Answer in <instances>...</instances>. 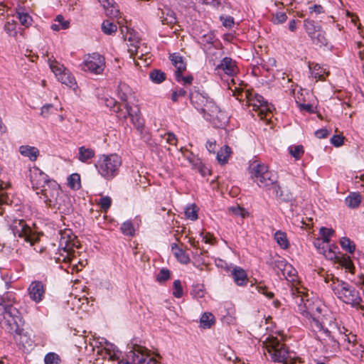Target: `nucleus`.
I'll return each mask as SVG.
<instances>
[{
    "instance_id": "nucleus-25",
    "label": "nucleus",
    "mask_w": 364,
    "mask_h": 364,
    "mask_svg": "<svg viewBox=\"0 0 364 364\" xmlns=\"http://www.w3.org/2000/svg\"><path fill=\"white\" fill-rule=\"evenodd\" d=\"M304 28L308 33L309 36L311 38L315 36V34L319 31L322 28L321 25L316 23L314 20L306 19L304 21Z\"/></svg>"
},
{
    "instance_id": "nucleus-44",
    "label": "nucleus",
    "mask_w": 364,
    "mask_h": 364,
    "mask_svg": "<svg viewBox=\"0 0 364 364\" xmlns=\"http://www.w3.org/2000/svg\"><path fill=\"white\" fill-rule=\"evenodd\" d=\"M150 79L155 83H161L166 79V74L160 70H154L149 73Z\"/></svg>"
},
{
    "instance_id": "nucleus-5",
    "label": "nucleus",
    "mask_w": 364,
    "mask_h": 364,
    "mask_svg": "<svg viewBox=\"0 0 364 364\" xmlns=\"http://www.w3.org/2000/svg\"><path fill=\"white\" fill-rule=\"evenodd\" d=\"M331 289L337 297L343 302L352 306H358L364 309V306L360 304L362 298L358 291L348 282L336 279L333 281Z\"/></svg>"
},
{
    "instance_id": "nucleus-43",
    "label": "nucleus",
    "mask_w": 364,
    "mask_h": 364,
    "mask_svg": "<svg viewBox=\"0 0 364 364\" xmlns=\"http://www.w3.org/2000/svg\"><path fill=\"white\" fill-rule=\"evenodd\" d=\"M296 271L293 267L287 263L285 269L282 270L280 276H283L287 279L294 281L295 279Z\"/></svg>"
},
{
    "instance_id": "nucleus-32",
    "label": "nucleus",
    "mask_w": 364,
    "mask_h": 364,
    "mask_svg": "<svg viewBox=\"0 0 364 364\" xmlns=\"http://www.w3.org/2000/svg\"><path fill=\"white\" fill-rule=\"evenodd\" d=\"M70 26V22L65 21L62 15H58L55 18V23L51 25V28L53 31H58L60 29H67Z\"/></svg>"
},
{
    "instance_id": "nucleus-64",
    "label": "nucleus",
    "mask_w": 364,
    "mask_h": 364,
    "mask_svg": "<svg viewBox=\"0 0 364 364\" xmlns=\"http://www.w3.org/2000/svg\"><path fill=\"white\" fill-rule=\"evenodd\" d=\"M106 105L114 112V109H117L120 103L117 102L114 99L110 98L106 100Z\"/></svg>"
},
{
    "instance_id": "nucleus-37",
    "label": "nucleus",
    "mask_w": 364,
    "mask_h": 364,
    "mask_svg": "<svg viewBox=\"0 0 364 364\" xmlns=\"http://www.w3.org/2000/svg\"><path fill=\"white\" fill-rule=\"evenodd\" d=\"M131 93L129 87L125 83H119L117 89V95L119 99L126 102L128 100V95Z\"/></svg>"
},
{
    "instance_id": "nucleus-12",
    "label": "nucleus",
    "mask_w": 364,
    "mask_h": 364,
    "mask_svg": "<svg viewBox=\"0 0 364 364\" xmlns=\"http://www.w3.org/2000/svg\"><path fill=\"white\" fill-rule=\"evenodd\" d=\"M13 233L15 236L23 238L24 241L30 243L31 245L34 244L33 237L31 235V229L27 225L23 220L14 221L12 225Z\"/></svg>"
},
{
    "instance_id": "nucleus-62",
    "label": "nucleus",
    "mask_w": 364,
    "mask_h": 364,
    "mask_svg": "<svg viewBox=\"0 0 364 364\" xmlns=\"http://www.w3.org/2000/svg\"><path fill=\"white\" fill-rule=\"evenodd\" d=\"M256 289L258 292L266 296L267 297L272 299L274 296V293L269 291L265 286H257Z\"/></svg>"
},
{
    "instance_id": "nucleus-54",
    "label": "nucleus",
    "mask_w": 364,
    "mask_h": 364,
    "mask_svg": "<svg viewBox=\"0 0 364 364\" xmlns=\"http://www.w3.org/2000/svg\"><path fill=\"white\" fill-rule=\"evenodd\" d=\"M57 109L53 107L51 104H47L42 107L41 114L43 117H48L50 114L54 113Z\"/></svg>"
},
{
    "instance_id": "nucleus-58",
    "label": "nucleus",
    "mask_w": 364,
    "mask_h": 364,
    "mask_svg": "<svg viewBox=\"0 0 364 364\" xmlns=\"http://www.w3.org/2000/svg\"><path fill=\"white\" fill-rule=\"evenodd\" d=\"M344 137L340 134L333 135L331 139V143L336 147H339L343 144Z\"/></svg>"
},
{
    "instance_id": "nucleus-13",
    "label": "nucleus",
    "mask_w": 364,
    "mask_h": 364,
    "mask_svg": "<svg viewBox=\"0 0 364 364\" xmlns=\"http://www.w3.org/2000/svg\"><path fill=\"white\" fill-rule=\"evenodd\" d=\"M121 33L124 36V41L129 42V44H127L129 53L131 55L136 54L139 48V40L136 36L134 31L125 26L121 27Z\"/></svg>"
},
{
    "instance_id": "nucleus-7",
    "label": "nucleus",
    "mask_w": 364,
    "mask_h": 364,
    "mask_svg": "<svg viewBox=\"0 0 364 364\" xmlns=\"http://www.w3.org/2000/svg\"><path fill=\"white\" fill-rule=\"evenodd\" d=\"M264 346L274 362L284 363L287 360L289 351L284 343H281L277 338H272Z\"/></svg>"
},
{
    "instance_id": "nucleus-4",
    "label": "nucleus",
    "mask_w": 364,
    "mask_h": 364,
    "mask_svg": "<svg viewBox=\"0 0 364 364\" xmlns=\"http://www.w3.org/2000/svg\"><path fill=\"white\" fill-rule=\"evenodd\" d=\"M0 323L11 335L14 333L21 334L24 321L17 308L9 304L2 306Z\"/></svg>"
},
{
    "instance_id": "nucleus-38",
    "label": "nucleus",
    "mask_w": 364,
    "mask_h": 364,
    "mask_svg": "<svg viewBox=\"0 0 364 364\" xmlns=\"http://www.w3.org/2000/svg\"><path fill=\"white\" fill-rule=\"evenodd\" d=\"M340 244L343 250L352 254L355 250V245L353 241L347 237H341Z\"/></svg>"
},
{
    "instance_id": "nucleus-15",
    "label": "nucleus",
    "mask_w": 364,
    "mask_h": 364,
    "mask_svg": "<svg viewBox=\"0 0 364 364\" xmlns=\"http://www.w3.org/2000/svg\"><path fill=\"white\" fill-rule=\"evenodd\" d=\"M331 329L325 328L323 322L320 321L318 318H313L311 321V326L314 331L323 332L332 341L336 342L334 334L338 329L336 325L330 324Z\"/></svg>"
},
{
    "instance_id": "nucleus-31",
    "label": "nucleus",
    "mask_w": 364,
    "mask_h": 364,
    "mask_svg": "<svg viewBox=\"0 0 364 364\" xmlns=\"http://www.w3.org/2000/svg\"><path fill=\"white\" fill-rule=\"evenodd\" d=\"M109 5L103 6L105 10L106 16L109 18H117L119 15V9H118L117 4L114 0H109Z\"/></svg>"
},
{
    "instance_id": "nucleus-10",
    "label": "nucleus",
    "mask_w": 364,
    "mask_h": 364,
    "mask_svg": "<svg viewBox=\"0 0 364 364\" xmlns=\"http://www.w3.org/2000/svg\"><path fill=\"white\" fill-rule=\"evenodd\" d=\"M247 97L250 105L252 106L254 109L259 112L261 119L266 118L268 114H271V108L262 95L248 94Z\"/></svg>"
},
{
    "instance_id": "nucleus-48",
    "label": "nucleus",
    "mask_w": 364,
    "mask_h": 364,
    "mask_svg": "<svg viewBox=\"0 0 364 364\" xmlns=\"http://www.w3.org/2000/svg\"><path fill=\"white\" fill-rule=\"evenodd\" d=\"M61 361L60 356L55 353H48L45 355L46 364H59Z\"/></svg>"
},
{
    "instance_id": "nucleus-21",
    "label": "nucleus",
    "mask_w": 364,
    "mask_h": 364,
    "mask_svg": "<svg viewBox=\"0 0 364 364\" xmlns=\"http://www.w3.org/2000/svg\"><path fill=\"white\" fill-rule=\"evenodd\" d=\"M267 263L277 272L279 276H280L282 270L285 269V267L287 262L281 257L275 255L271 256Z\"/></svg>"
},
{
    "instance_id": "nucleus-23",
    "label": "nucleus",
    "mask_w": 364,
    "mask_h": 364,
    "mask_svg": "<svg viewBox=\"0 0 364 364\" xmlns=\"http://www.w3.org/2000/svg\"><path fill=\"white\" fill-rule=\"evenodd\" d=\"M19 152L22 156L28 157L31 161H36L39 156V150L35 146L28 145L21 146Z\"/></svg>"
},
{
    "instance_id": "nucleus-14",
    "label": "nucleus",
    "mask_w": 364,
    "mask_h": 364,
    "mask_svg": "<svg viewBox=\"0 0 364 364\" xmlns=\"http://www.w3.org/2000/svg\"><path fill=\"white\" fill-rule=\"evenodd\" d=\"M28 295L31 300L36 303L41 302L46 294V286L41 281H33L28 289Z\"/></svg>"
},
{
    "instance_id": "nucleus-2",
    "label": "nucleus",
    "mask_w": 364,
    "mask_h": 364,
    "mask_svg": "<svg viewBox=\"0 0 364 364\" xmlns=\"http://www.w3.org/2000/svg\"><path fill=\"white\" fill-rule=\"evenodd\" d=\"M42 194L49 207L65 215L72 211L73 205L70 198L60 189L56 181H51L46 189H42Z\"/></svg>"
},
{
    "instance_id": "nucleus-17",
    "label": "nucleus",
    "mask_w": 364,
    "mask_h": 364,
    "mask_svg": "<svg viewBox=\"0 0 364 364\" xmlns=\"http://www.w3.org/2000/svg\"><path fill=\"white\" fill-rule=\"evenodd\" d=\"M133 360V362L136 364H143L146 362V358L144 357V355L149 356V350L146 348L139 346L134 345L133 348L129 353Z\"/></svg>"
},
{
    "instance_id": "nucleus-9",
    "label": "nucleus",
    "mask_w": 364,
    "mask_h": 364,
    "mask_svg": "<svg viewBox=\"0 0 364 364\" xmlns=\"http://www.w3.org/2000/svg\"><path fill=\"white\" fill-rule=\"evenodd\" d=\"M30 181L33 189L40 190L41 193L42 189H46L51 181H55L54 180H50L45 173L36 167L30 170Z\"/></svg>"
},
{
    "instance_id": "nucleus-61",
    "label": "nucleus",
    "mask_w": 364,
    "mask_h": 364,
    "mask_svg": "<svg viewBox=\"0 0 364 364\" xmlns=\"http://www.w3.org/2000/svg\"><path fill=\"white\" fill-rule=\"evenodd\" d=\"M220 20L225 27L230 28L234 25V18L232 16H220Z\"/></svg>"
},
{
    "instance_id": "nucleus-49",
    "label": "nucleus",
    "mask_w": 364,
    "mask_h": 364,
    "mask_svg": "<svg viewBox=\"0 0 364 364\" xmlns=\"http://www.w3.org/2000/svg\"><path fill=\"white\" fill-rule=\"evenodd\" d=\"M17 17L21 25L28 27L31 24L32 18L27 13L18 12Z\"/></svg>"
},
{
    "instance_id": "nucleus-35",
    "label": "nucleus",
    "mask_w": 364,
    "mask_h": 364,
    "mask_svg": "<svg viewBox=\"0 0 364 364\" xmlns=\"http://www.w3.org/2000/svg\"><path fill=\"white\" fill-rule=\"evenodd\" d=\"M361 202V196L358 193H353L346 198V205L351 208H358Z\"/></svg>"
},
{
    "instance_id": "nucleus-33",
    "label": "nucleus",
    "mask_w": 364,
    "mask_h": 364,
    "mask_svg": "<svg viewBox=\"0 0 364 364\" xmlns=\"http://www.w3.org/2000/svg\"><path fill=\"white\" fill-rule=\"evenodd\" d=\"M274 240L284 250L289 248V242L287 237V234L280 230L277 231L274 233Z\"/></svg>"
},
{
    "instance_id": "nucleus-1",
    "label": "nucleus",
    "mask_w": 364,
    "mask_h": 364,
    "mask_svg": "<svg viewBox=\"0 0 364 364\" xmlns=\"http://www.w3.org/2000/svg\"><path fill=\"white\" fill-rule=\"evenodd\" d=\"M251 178L262 188L272 190L277 197L282 196L281 187L278 183L277 176L269 170L267 166L264 164L253 162L250 166Z\"/></svg>"
},
{
    "instance_id": "nucleus-19",
    "label": "nucleus",
    "mask_w": 364,
    "mask_h": 364,
    "mask_svg": "<svg viewBox=\"0 0 364 364\" xmlns=\"http://www.w3.org/2000/svg\"><path fill=\"white\" fill-rule=\"evenodd\" d=\"M189 97L191 104L195 107L196 109L200 112L203 109V107L210 100L207 96L198 91L191 92L190 93Z\"/></svg>"
},
{
    "instance_id": "nucleus-51",
    "label": "nucleus",
    "mask_w": 364,
    "mask_h": 364,
    "mask_svg": "<svg viewBox=\"0 0 364 364\" xmlns=\"http://www.w3.org/2000/svg\"><path fill=\"white\" fill-rule=\"evenodd\" d=\"M171 277V272L168 269L163 268L156 276V281L159 283L168 280Z\"/></svg>"
},
{
    "instance_id": "nucleus-41",
    "label": "nucleus",
    "mask_w": 364,
    "mask_h": 364,
    "mask_svg": "<svg viewBox=\"0 0 364 364\" xmlns=\"http://www.w3.org/2000/svg\"><path fill=\"white\" fill-rule=\"evenodd\" d=\"M336 262L341 265L342 267H345L346 269H348L349 271L352 272L353 269H354V265L353 263L348 256L342 255L341 257H337L336 259Z\"/></svg>"
},
{
    "instance_id": "nucleus-42",
    "label": "nucleus",
    "mask_w": 364,
    "mask_h": 364,
    "mask_svg": "<svg viewBox=\"0 0 364 364\" xmlns=\"http://www.w3.org/2000/svg\"><path fill=\"white\" fill-rule=\"evenodd\" d=\"M101 28L102 32L107 35H112V33H114L117 30V25L109 21V20H105L102 22Z\"/></svg>"
},
{
    "instance_id": "nucleus-3",
    "label": "nucleus",
    "mask_w": 364,
    "mask_h": 364,
    "mask_svg": "<svg viewBox=\"0 0 364 364\" xmlns=\"http://www.w3.org/2000/svg\"><path fill=\"white\" fill-rule=\"evenodd\" d=\"M60 239L58 252L53 257L57 263H71L75 257V247H78V240L70 229L59 232Z\"/></svg>"
},
{
    "instance_id": "nucleus-34",
    "label": "nucleus",
    "mask_w": 364,
    "mask_h": 364,
    "mask_svg": "<svg viewBox=\"0 0 364 364\" xmlns=\"http://www.w3.org/2000/svg\"><path fill=\"white\" fill-rule=\"evenodd\" d=\"M95 151L90 148H85L81 146L79 148V160L82 162H87V160L92 159L95 156Z\"/></svg>"
},
{
    "instance_id": "nucleus-63",
    "label": "nucleus",
    "mask_w": 364,
    "mask_h": 364,
    "mask_svg": "<svg viewBox=\"0 0 364 364\" xmlns=\"http://www.w3.org/2000/svg\"><path fill=\"white\" fill-rule=\"evenodd\" d=\"M287 16L284 12H278L275 14L274 22L275 23H282L287 21Z\"/></svg>"
},
{
    "instance_id": "nucleus-18",
    "label": "nucleus",
    "mask_w": 364,
    "mask_h": 364,
    "mask_svg": "<svg viewBox=\"0 0 364 364\" xmlns=\"http://www.w3.org/2000/svg\"><path fill=\"white\" fill-rule=\"evenodd\" d=\"M216 70H222L230 76H233L237 73L235 61L228 57H225L221 60L220 63L217 65Z\"/></svg>"
},
{
    "instance_id": "nucleus-8",
    "label": "nucleus",
    "mask_w": 364,
    "mask_h": 364,
    "mask_svg": "<svg viewBox=\"0 0 364 364\" xmlns=\"http://www.w3.org/2000/svg\"><path fill=\"white\" fill-rule=\"evenodd\" d=\"M48 64L52 72L62 84L75 89L76 86L75 80L63 65L60 64L55 59H52V58H48Z\"/></svg>"
},
{
    "instance_id": "nucleus-30",
    "label": "nucleus",
    "mask_w": 364,
    "mask_h": 364,
    "mask_svg": "<svg viewBox=\"0 0 364 364\" xmlns=\"http://www.w3.org/2000/svg\"><path fill=\"white\" fill-rule=\"evenodd\" d=\"M171 249L174 251L175 257L181 263L188 264L190 262L189 256L182 249L178 248L177 244H172Z\"/></svg>"
},
{
    "instance_id": "nucleus-47",
    "label": "nucleus",
    "mask_w": 364,
    "mask_h": 364,
    "mask_svg": "<svg viewBox=\"0 0 364 364\" xmlns=\"http://www.w3.org/2000/svg\"><path fill=\"white\" fill-rule=\"evenodd\" d=\"M198 208L195 204L188 206L185 210V215L187 218L196 220L198 218Z\"/></svg>"
},
{
    "instance_id": "nucleus-26",
    "label": "nucleus",
    "mask_w": 364,
    "mask_h": 364,
    "mask_svg": "<svg viewBox=\"0 0 364 364\" xmlns=\"http://www.w3.org/2000/svg\"><path fill=\"white\" fill-rule=\"evenodd\" d=\"M232 275L235 282L239 286L245 284L248 280L247 273L240 267L235 268L232 272Z\"/></svg>"
},
{
    "instance_id": "nucleus-59",
    "label": "nucleus",
    "mask_w": 364,
    "mask_h": 364,
    "mask_svg": "<svg viewBox=\"0 0 364 364\" xmlns=\"http://www.w3.org/2000/svg\"><path fill=\"white\" fill-rule=\"evenodd\" d=\"M191 294L196 298H203L205 295V292L199 285H196L193 287Z\"/></svg>"
},
{
    "instance_id": "nucleus-40",
    "label": "nucleus",
    "mask_w": 364,
    "mask_h": 364,
    "mask_svg": "<svg viewBox=\"0 0 364 364\" xmlns=\"http://www.w3.org/2000/svg\"><path fill=\"white\" fill-rule=\"evenodd\" d=\"M313 43L319 47L327 46L328 40L325 36V33L322 31V28L319 30L314 38H311Z\"/></svg>"
},
{
    "instance_id": "nucleus-6",
    "label": "nucleus",
    "mask_w": 364,
    "mask_h": 364,
    "mask_svg": "<svg viewBox=\"0 0 364 364\" xmlns=\"http://www.w3.org/2000/svg\"><path fill=\"white\" fill-rule=\"evenodd\" d=\"M121 165V157L114 154L102 155L97 161L95 166L102 177L107 180H112L118 174Z\"/></svg>"
},
{
    "instance_id": "nucleus-11",
    "label": "nucleus",
    "mask_w": 364,
    "mask_h": 364,
    "mask_svg": "<svg viewBox=\"0 0 364 364\" xmlns=\"http://www.w3.org/2000/svg\"><path fill=\"white\" fill-rule=\"evenodd\" d=\"M105 68V58L97 53L89 55L84 63V70L95 74L101 73Z\"/></svg>"
},
{
    "instance_id": "nucleus-57",
    "label": "nucleus",
    "mask_w": 364,
    "mask_h": 364,
    "mask_svg": "<svg viewBox=\"0 0 364 364\" xmlns=\"http://www.w3.org/2000/svg\"><path fill=\"white\" fill-rule=\"evenodd\" d=\"M4 29L6 31V33L11 36H15L17 33L16 23L15 22H6V23L4 26Z\"/></svg>"
},
{
    "instance_id": "nucleus-46",
    "label": "nucleus",
    "mask_w": 364,
    "mask_h": 364,
    "mask_svg": "<svg viewBox=\"0 0 364 364\" xmlns=\"http://www.w3.org/2000/svg\"><path fill=\"white\" fill-rule=\"evenodd\" d=\"M338 249V247L334 246L333 248L328 247V244L326 245L325 249L323 251H321L326 258L328 259H336L337 258L336 250Z\"/></svg>"
},
{
    "instance_id": "nucleus-36",
    "label": "nucleus",
    "mask_w": 364,
    "mask_h": 364,
    "mask_svg": "<svg viewBox=\"0 0 364 364\" xmlns=\"http://www.w3.org/2000/svg\"><path fill=\"white\" fill-rule=\"evenodd\" d=\"M231 153V149L225 145L218 152L217 159L221 164H225L228 162V159Z\"/></svg>"
},
{
    "instance_id": "nucleus-24",
    "label": "nucleus",
    "mask_w": 364,
    "mask_h": 364,
    "mask_svg": "<svg viewBox=\"0 0 364 364\" xmlns=\"http://www.w3.org/2000/svg\"><path fill=\"white\" fill-rule=\"evenodd\" d=\"M133 111L132 107L127 103L120 104L117 109H114L117 117L121 120H126L128 117L131 116Z\"/></svg>"
},
{
    "instance_id": "nucleus-55",
    "label": "nucleus",
    "mask_w": 364,
    "mask_h": 364,
    "mask_svg": "<svg viewBox=\"0 0 364 364\" xmlns=\"http://www.w3.org/2000/svg\"><path fill=\"white\" fill-rule=\"evenodd\" d=\"M121 230L123 232V234H124L126 235H133L134 228H133L132 223L129 221L124 222L122 225Z\"/></svg>"
},
{
    "instance_id": "nucleus-22",
    "label": "nucleus",
    "mask_w": 364,
    "mask_h": 364,
    "mask_svg": "<svg viewBox=\"0 0 364 364\" xmlns=\"http://www.w3.org/2000/svg\"><path fill=\"white\" fill-rule=\"evenodd\" d=\"M208 121L217 127H222L228 123V117L225 112L219 108L213 117L208 118Z\"/></svg>"
},
{
    "instance_id": "nucleus-53",
    "label": "nucleus",
    "mask_w": 364,
    "mask_h": 364,
    "mask_svg": "<svg viewBox=\"0 0 364 364\" xmlns=\"http://www.w3.org/2000/svg\"><path fill=\"white\" fill-rule=\"evenodd\" d=\"M319 232L322 237V240L327 244L329 242L330 237L333 234L334 231L331 228H326L322 227L320 228Z\"/></svg>"
},
{
    "instance_id": "nucleus-39",
    "label": "nucleus",
    "mask_w": 364,
    "mask_h": 364,
    "mask_svg": "<svg viewBox=\"0 0 364 364\" xmlns=\"http://www.w3.org/2000/svg\"><path fill=\"white\" fill-rule=\"evenodd\" d=\"M215 323V317L211 313L205 312L200 318V325L203 328H209Z\"/></svg>"
},
{
    "instance_id": "nucleus-16",
    "label": "nucleus",
    "mask_w": 364,
    "mask_h": 364,
    "mask_svg": "<svg viewBox=\"0 0 364 364\" xmlns=\"http://www.w3.org/2000/svg\"><path fill=\"white\" fill-rule=\"evenodd\" d=\"M169 59L176 68L175 72L176 80L180 82L181 75H183V73L186 70V63L184 62L183 57L177 53L171 54Z\"/></svg>"
},
{
    "instance_id": "nucleus-20",
    "label": "nucleus",
    "mask_w": 364,
    "mask_h": 364,
    "mask_svg": "<svg viewBox=\"0 0 364 364\" xmlns=\"http://www.w3.org/2000/svg\"><path fill=\"white\" fill-rule=\"evenodd\" d=\"M158 16L163 24L172 26L176 24L177 22L176 14L170 8L164 7V9H160L158 13Z\"/></svg>"
},
{
    "instance_id": "nucleus-27",
    "label": "nucleus",
    "mask_w": 364,
    "mask_h": 364,
    "mask_svg": "<svg viewBox=\"0 0 364 364\" xmlns=\"http://www.w3.org/2000/svg\"><path fill=\"white\" fill-rule=\"evenodd\" d=\"M220 107L215 105V103L210 100L208 102L203 109L200 111V113L203 114V117L208 120L209 117H213L217 112Z\"/></svg>"
},
{
    "instance_id": "nucleus-28",
    "label": "nucleus",
    "mask_w": 364,
    "mask_h": 364,
    "mask_svg": "<svg viewBox=\"0 0 364 364\" xmlns=\"http://www.w3.org/2000/svg\"><path fill=\"white\" fill-rule=\"evenodd\" d=\"M134 127L139 132H142L144 126V119L141 117L140 111L138 107L134 110L129 117Z\"/></svg>"
},
{
    "instance_id": "nucleus-56",
    "label": "nucleus",
    "mask_w": 364,
    "mask_h": 364,
    "mask_svg": "<svg viewBox=\"0 0 364 364\" xmlns=\"http://www.w3.org/2000/svg\"><path fill=\"white\" fill-rule=\"evenodd\" d=\"M111 204L112 199L109 196L102 197L100 199L99 205H100V208L105 211H107L110 208Z\"/></svg>"
},
{
    "instance_id": "nucleus-50",
    "label": "nucleus",
    "mask_w": 364,
    "mask_h": 364,
    "mask_svg": "<svg viewBox=\"0 0 364 364\" xmlns=\"http://www.w3.org/2000/svg\"><path fill=\"white\" fill-rule=\"evenodd\" d=\"M304 147L302 145L289 147L290 154L296 159H299L304 154Z\"/></svg>"
},
{
    "instance_id": "nucleus-52",
    "label": "nucleus",
    "mask_w": 364,
    "mask_h": 364,
    "mask_svg": "<svg viewBox=\"0 0 364 364\" xmlns=\"http://www.w3.org/2000/svg\"><path fill=\"white\" fill-rule=\"evenodd\" d=\"M174 291L173 295L176 298H181L183 294V291L181 285V282L179 279L175 280L173 284Z\"/></svg>"
},
{
    "instance_id": "nucleus-45",
    "label": "nucleus",
    "mask_w": 364,
    "mask_h": 364,
    "mask_svg": "<svg viewBox=\"0 0 364 364\" xmlns=\"http://www.w3.org/2000/svg\"><path fill=\"white\" fill-rule=\"evenodd\" d=\"M68 185L72 189H78L80 187V177L78 173H73L68 178Z\"/></svg>"
},
{
    "instance_id": "nucleus-60",
    "label": "nucleus",
    "mask_w": 364,
    "mask_h": 364,
    "mask_svg": "<svg viewBox=\"0 0 364 364\" xmlns=\"http://www.w3.org/2000/svg\"><path fill=\"white\" fill-rule=\"evenodd\" d=\"M186 95V91L183 89L180 88L177 90L173 91L172 95H171V100L173 102H177L178 100V97H184Z\"/></svg>"
},
{
    "instance_id": "nucleus-29",
    "label": "nucleus",
    "mask_w": 364,
    "mask_h": 364,
    "mask_svg": "<svg viewBox=\"0 0 364 364\" xmlns=\"http://www.w3.org/2000/svg\"><path fill=\"white\" fill-rule=\"evenodd\" d=\"M13 336L18 346H21L23 348H26V346H31V341L27 335V333L24 331L23 327H22L21 334L14 333Z\"/></svg>"
}]
</instances>
